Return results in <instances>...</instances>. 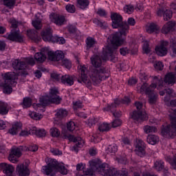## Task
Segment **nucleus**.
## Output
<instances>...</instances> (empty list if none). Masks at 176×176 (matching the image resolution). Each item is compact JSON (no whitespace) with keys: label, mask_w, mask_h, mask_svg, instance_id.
<instances>
[{"label":"nucleus","mask_w":176,"mask_h":176,"mask_svg":"<svg viewBox=\"0 0 176 176\" xmlns=\"http://www.w3.org/2000/svg\"><path fill=\"white\" fill-rule=\"evenodd\" d=\"M66 10L69 13H75L76 9L75 8V6H74L72 4H67L66 6Z\"/></svg>","instance_id":"52"},{"label":"nucleus","mask_w":176,"mask_h":176,"mask_svg":"<svg viewBox=\"0 0 176 176\" xmlns=\"http://www.w3.org/2000/svg\"><path fill=\"white\" fill-rule=\"evenodd\" d=\"M48 54V58L51 61H62L64 60V53L61 51L53 52L50 51L47 52Z\"/></svg>","instance_id":"14"},{"label":"nucleus","mask_w":176,"mask_h":176,"mask_svg":"<svg viewBox=\"0 0 176 176\" xmlns=\"http://www.w3.org/2000/svg\"><path fill=\"white\" fill-rule=\"evenodd\" d=\"M21 127L23 125L20 122H15L12 124V126L10 129H9L8 133L12 135H16L19 131H21Z\"/></svg>","instance_id":"22"},{"label":"nucleus","mask_w":176,"mask_h":176,"mask_svg":"<svg viewBox=\"0 0 176 176\" xmlns=\"http://www.w3.org/2000/svg\"><path fill=\"white\" fill-rule=\"evenodd\" d=\"M67 129L69 131H74L75 130V122L70 121L67 124Z\"/></svg>","instance_id":"55"},{"label":"nucleus","mask_w":176,"mask_h":176,"mask_svg":"<svg viewBox=\"0 0 176 176\" xmlns=\"http://www.w3.org/2000/svg\"><path fill=\"white\" fill-rule=\"evenodd\" d=\"M120 100L116 99L114 100V102L111 103V104H108L107 107L103 109V111H111V112L113 113L114 111H116V108L120 105Z\"/></svg>","instance_id":"23"},{"label":"nucleus","mask_w":176,"mask_h":176,"mask_svg":"<svg viewBox=\"0 0 176 176\" xmlns=\"http://www.w3.org/2000/svg\"><path fill=\"white\" fill-rule=\"evenodd\" d=\"M17 79V75L14 73H6L4 76V82L1 83L3 93L4 94H11L13 91L12 86H14Z\"/></svg>","instance_id":"4"},{"label":"nucleus","mask_w":176,"mask_h":176,"mask_svg":"<svg viewBox=\"0 0 176 176\" xmlns=\"http://www.w3.org/2000/svg\"><path fill=\"white\" fill-rule=\"evenodd\" d=\"M111 19L112 20L111 25L113 28H119V32H116L110 36V42L111 45H114V49H118V47L123 43L122 35L126 36V35L129 34L130 26H129L127 22H123L122 15L118 13L111 14Z\"/></svg>","instance_id":"2"},{"label":"nucleus","mask_w":176,"mask_h":176,"mask_svg":"<svg viewBox=\"0 0 176 176\" xmlns=\"http://www.w3.org/2000/svg\"><path fill=\"white\" fill-rule=\"evenodd\" d=\"M61 138L63 140H69V141H70V142H78L77 144H76L75 146H73L75 152H78V148H82V146H83V145L85 144V142L83 141V140H82V138L75 137V136L68 134L65 132L62 133Z\"/></svg>","instance_id":"6"},{"label":"nucleus","mask_w":176,"mask_h":176,"mask_svg":"<svg viewBox=\"0 0 176 176\" xmlns=\"http://www.w3.org/2000/svg\"><path fill=\"white\" fill-rule=\"evenodd\" d=\"M131 119L136 122H144L148 119V115L142 110H135L131 114Z\"/></svg>","instance_id":"11"},{"label":"nucleus","mask_w":176,"mask_h":176,"mask_svg":"<svg viewBox=\"0 0 176 176\" xmlns=\"http://www.w3.org/2000/svg\"><path fill=\"white\" fill-rule=\"evenodd\" d=\"M12 67L16 71H21L18 74L19 76L25 78L28 75V73L25 71V67H27L25 62L16 59L12 63Z\"/></svg>","instance_id":"9"},{"label":"nucleus","mask_w":176,"mask_h":176,"mask_svg":"<svg viewBox=\"0 0 176 176\" xmlns=\"http://www.w3.org/2000/svg\"><path fill=\"white\" fill-rule=\"evenodd\" d=\"M82 108V102L80 101L74 103V109H78Z\"/></svg>","instance_id":"64"},{"label":"nucleus","mask_w":176,"mask_h":176,"mask_svg":"<svg viewBox=\"0 0 176 176\" xmlns=\"http://www.w3.org/2000/svg\"><path fill=\"white\" fill-rule=\"evenodd\" d=\"M58 94H60V92H58V89L56 88H52L50 89L49 97L52 104H60L61 102L62 99Z\"/></svg>","instance_id":"13"},{"label":"nucleus","mask_w":176,"mask_h":176,"mask_svg":"<svg viewBox=\"0 0 176 176\" xmlns=\"http://www.w3.org/2000/svg\"><path fill=\"white\" fill-rule=\"evenodd\" d=\"M94 24H96V25H98V27H100V28H102V30H106V28L108 27V25L106 23L105 21L102 22L98 19H94Z\"/></svg>","instance_id":"39"},{"label":"nucleus","mask_w":176,"mask_h":176,"mask_svg":"<svg viewBox=\"0 0 176 176\" xmlns=\"http://www.w3.org/2000/svg\"><path fill=\"white\" fill-rule=\"evenodd\" d=\"M50 134L52 137L57 138L60 136V131L57 128H52L50 131Z\"/></svg>","instance_id":"46"},{"label":"nucleus","mask_w":176,"mask_h":176,"mask_svg":"<svg viewBox=\"0 0 176 176\" xmlns=\"http://www.w3.org/2000/svg\"><path fill=\"white\" fill-rule=\"evenodd\" d=\"M96 13L97 14L100 16V17H105V16H107V12L105 11V10L99 9Z\"/></svg>","instance_id":"62"},{"label":"nucleus","mask_w":176,"mask_h":176,"mask_svg":"<svg viewBox=\"0 0 176 176\" xmlns=\"http://www.w3.org/2000/svg\"><path fill=\"white\" fill-rule=\"evenodd\" d=\"M3 2L4 6L9 8V9H12L13 6L16 4V0H1Z\"/></svg>","instance_id":"41"},{"label":"nucleus","mask_w":176,"mask_h":176,"mask_svg":"<svg viewBox=\"0 0 176 176\" xmlns=\"http://www.w3.org/2000/svg\"><path fill=\"white\" fill-rule=\"evenodd\" d=\"M124 10L125 13H129V14H130V13H133V12H134V6L131 5L126 6L124 7Z\"/></svg>","instance_id":"53"},{"label":"nucleus","mask_w":176,"mask_h":176,"mask_svg":"<svg viewBox=\"0 0 176 176\" xmlns=\"http://www.w3.org/2000/svg\"><path fill=\"white\" fill-rule=\"evenodd\" d=\"M25 64H29L30 65H35V60L34 58H28L25 59Z\"/></svg>","instance_id":"61"},{"label":"nucleus","mask_w":176,"mask_h":176,"mask_svg":"<svg viewBox=\"0 0 176 176\" xmlns=\"http://www.w3.org/2000/svg\"><path fill=\"white\" fill-rule=\"evenodd\" d=\"M23 108H30L32 105V100L30 98H26L23 99Z\"/></svg>","instance_id":"48"},{"label":"nucleus","mask_w":176,"mask_h":176,"mask_svg":"<svg viewBox=\"0 0 176 176\" xmlns=\"http://www.w3.org/2000/svg\"><path fill=\"white\" fill-rule=\"evenodd\" d=\"M32 25L36 30H41V28H42V25H41V21H32Z\"/></svg>","instance_id":"58"},{"label":"nucleus","mask_w":176,"mask_h":176,"mask_svg":"<svg viewBox=\"0 0 176 176\" xmlns=\"http://www.w3.org/2000/svg\"><path fill=\"white\" fill-rule=\"evenodd\" d=\"M52 43H58L59 45H64L65 43V39L64 37H58L57 36H54L52 38Z\"/></svg>","instance_id":"38"},{"label":"nucleus","mask_w":176,"mask_h":176,"mask_svg":"<svg viewBox=\"0 0 176 176\" xmlns=\"http://www.w3.org/2000/svg\"><path fill=\"white\" fill-rule=\"evenodd\" d=\"M135 152L138 156L142 157L145 155V142L142 140H138L135 145Z\"/></svg>","instance_id":"16"},{"label":"nucleus","mask_w":176,"mask_h":176,"mask_svg":"<svg viewBox=\"0 0 176 176\" xmlns=\"http://www.w3.org/2000/svg\"><path fill=\"white\" fill-rule=\"evenodd\" d=\"M107 153H116L118 152V146L116 144H111L107 148Z\"/></svg>","instance_id":"44"},{"label":"nucleus","mask_w":176,"mask_h":176,"mask_svg":"<svg viewBox=\"0 0 176 176\" xmlns=\"http://www.w3.org/2000/svg\"><path fill=\"white\" fill-rule=\"evenodd\" d=\"M164 67V65H163V63L160 61L156 62L154 64V68L157 69V71H162Z\"/></svg>","instance_id":"54"},{"label":"nucleus","mask_w":176,"mask_h":176,"mask_svg":"<svg viewBox=\"0 0 176 176\" xmlns=\"http://www.w3.org/2000/svg\"><path fill=\"white\" fill-rule=\"evenodd\" d=\"M120 126H122V120L120 119H116L111 122V127L113 129H116Z\"/></svg>","instance_id":"51"},{"label":"nucleus","mask_w":176,"mask_h":176,"mask_svg":"<svg viewBox=\"0 0 176 176\" xmlns=\"http://www.w3.org/2000/svg\"><path fill=\"white\" fill-rule=\"evenodd\" d=\"M10 23L11 24V30H16V29L19 30V21H16L14 19H11L10 20Z\"/></svg>","instance_id":"49"},{"label":"nucleus","mask_w":176,"mask_h":176,"mask_svg":"<svg viewBox=\"0 0 176 176\" xmlns=\"http://www.w3.org/2000/svg\"><path fill=\"white\" fill-rule=\"evenodd\" d=\"M170 124L163 126L161 134L165 138H173L176 135V117L174 115H170Z\"/></svg>","instance_id":"5"},{"label":"nucleus","mask_w":176,"mask_h":176,"mask_svg":"<svg viewBox=\"0 0 176 176\" xmlns=\"http://www.w3.org/2000/svg\"><path fill=\"white\" fill-rule=\"evenodd\" d=\"M61 65H63V67H65V68H67V69H69V68H71L72 67V63H71V61H69V60L65 58V59H62Z\"/></svg>","instance_id":"50"},{"label":"nucleus","mask_w":176,"mask_h":176,"mask_svg":"<svg viewBox=\"0 0 176 176\" xmlns=\"http://www.w3.org/2000/svg\"><path fill=\"white\" fill-rule=\"evenodd\" d=\"M98 130L104 133V131H109L111 130V125L108 123H103L98 126Z\"/></svg>","instance_id":"37"},{"label":"nucleus","mask_w":176,"mask_h":176,"mask_svg":"<svg viewBox=\"0 0 176 176\" xmlns=\"http://www.w3.org/2000/svg\"><path fill=\"white\" fill-rule=\"evenodd\" d=\"M143 130L146 134H149V133H155L156 131V127L153 126L146 125L144 126Z\"/></svg>","instance_id":"42"},{"label":"nucleus","mask_w":176,"mask_h":176,"mask_svg":"<svg viewBox=\"0 0 176 176\" xmlns=\"http://www.w3.org/2000/svg\"><path fill=\"white\" fill-rule=\"evenodd\" d=\"M34 58L38 63H43L46 60V52L42 51L41 52L36 53Z\"/></svg>","instance_id":"28"},{"label":"nucleus","mask_w":176,"mask_h":176,"mask_svg":"<svg viewBox=\"0 0 176 176\" xmlns=\"http://www.w3.org/2000/svg\"><path fill=\"white\" fill-rule=\"evenodd\" d=\"M175 27V22L169 21L166 23L162 29V34H168L170 31H174Z\"/></svg>","instance_id":"21"},{"label":"nucleus","mask_w":176,"mask_h":176,"mask_svg":"<svg viewBox=\"0 0 176 176\" xmlns=\"http://www.w3.org/2000/svg\"><path fill=\"white\" fill-rule=\"evenodd\" d=\"M120 53L122 56H126V54H129V48L128 47L120 48Z\"/></svg>","instance_id":"60"},{"label":"nucleus","mask_w":176,"mask_h":176,"mask_svg":"<svg viewBox=\"0 0 176 176\" xmlns=\"http://www.w3.org/2000/svg\"><path fill=\"white\" fill-rule=\"evenodd\" d=\"M169 163L171 164L173 168L176 170V155L173 157V160L169 161Z\"/></svg>","instance_id":"63"},{"label":"nucleus","mask_w":176,"mask_h":176,"mask_svg":"<svg viewBox=\"0 0 176 176\" xmlns=\"http://www.w3.org/2000/svg\"><path fill=\"white\" fill-rule=\"evenodd\" d=\"M67 115L68 111L64 109H58L56 113V116L59 120L64 119V118H67Z\"/></svg>","instance_id":"29"},{"label":"nucleus","mask_w":176,"mask_h":176,"mask_svg":"<svg viewBox=\"0 0 176 176\" xmlns=\"http://www.w3.org/2000/svg\"><path fill=\"white\" fill-rule=\"evenodd\" d=\"M30 116L32 119H34V120H40V119H42L43 116L41 114H39L36 112H31L30 114Z\"/></svg>","instance_id":"47"},{"label":"nucleus","mask_w":176,"mask_h":176,"mask_svg":"<svg viewBox=\"0 0 176 176\" xmlns=\"http://www.w3.org/2000/svg\"><path fill=\"white\" fill-rule=\"evenodd\" d=\"M170 47H171V51L173 52V57L176 56V41L174 38H170Z\"/></svg>","instance_id":"43"},{"label":"nucleus","mask_w":176,"mask_h":176,"mask_svg":"<svg viewBox=\"0 0 176 176\" xmlns=\"http://www.w3.org/2000/svg\"><path fill=\"white\" fill-rule=\"evenodd\" d=\"M164 82L165 83H168V85H173L175 83V75L173 73H168L164 79Z\"/></svg>","instance_id":"26"},{"label":"nucleus","mask_w":176,"mask_h":176,"mask_svg":"<svg viewBox=\"0 0 176 176\" xmlns=\"http://www.w3.org/2000/svg\"><path fill=\"white\" fill-rule=\"evenodd\" d=\"M90 1H89V0H77V4L80 9H86Z\"/></svg>","instance_id":"34"},{"label":"nucleus","mask_w":176,"mask_h":176,"mask_svg":"<svg viewBox=\"0 0 176 176\" xmlns=\"http://www.w3.org/2000/svg\"><path fill=\"white\" fill-rule=\"evenodd\" d=\"M7 39L12 41V42H18L19 43H23L25 41V37L20 34V29L11 30L10 33L8 35Z\"/></svg>","instance_id":"10"},{"label":"nucleus","mask_w":176,"mask_h":176,"mask_svg":"<svg viewBox=\"0 0 176 176\" xmlns=\"http://www.w3.org/2000/svg\"><path fill=\"white\" fill-rule=\"evenodd\" d=\"M52 79L56 80V82H60L61 80L62 83L64 85H67L68 86H72L74 85V77L70 75L61 76L56 72L51 74Z\"/></svg>","instance_id":"7"},{"label":"nucleus","mask_w":176,"mask_h":176,"mask_svg":"<svg viewBox=\"0 0 176 176\" xmlns=\"http://www.w3.org/2000/svg\"><path fill=\"white\" fill-rule=\"evenodd\" d=\"M52 16V21L54 22L56 25H63L64 22L65 21V17L63 16H60L58 14H53Z\"/></svg>","instance_id":"24"},{"label":"nucleus","mask_w":176,"mask_h":176,"mask_svg":"<svg viewBox=\"0 0 176 176\" xmlns=\"http://www.w3.org/2000/svg\"><path fill=\"white\" fill-rule=\"evenodd\" d=\"M148 34H153V32H155V34H159V32L160 31V28L157 26V25L155 23H151L148 28L146 30Z\"/></svg>","instance_id":"30"},{"label":"nucleus","mask_w":176,"mask_h":176,"mask_svg":"<svg viewBox=\"0 0 176 176\" xmlns=\"http://www.w3.org/2000/svg\"><path fill=\"white\" fill-rule=\"evenodd\" d=\"M96 43V40L94 38L88 37L86 40L87 49H91V47H94Z\"/></svg>","instance_id":"40"},{"label":"nucleus","mask_w":176,"mask_h":176,"mask_svg":"<svg viewBox=\"0 0 176 176\" xmlns=\"http://www.w3.org/2000/svg\"><path fill=\"white\" fill-rule=\"evenodd\" d=\"M1 168L3 169V173L6 174L8 176L14 175H13V172L14 171V167L12 165H9L6 163L0 164Z\"/></svg>","instance_id":"20"},{"label":"nucleus","mask_w":176,"mask_h":176,"mask_svg":"<svg viewBox=\"0 0 176 176\" xmlns=\"http://www.w3.org/2000/svg\"><path fill=\"white\" fill-rule=\"evenodd\" d=\"M118 48H115V45L111 44L108 45L106 51L102 54L101 56L98 55H94L91 57V63L94 67L91 69L90 78L93 82L94 86L100 85L102 80H105L108 76H105L107 74V69L104 67H101L102 65V60L107 61L109 60L113 63H116L118 57L115 56Z\"/></svg>","instance_id":"1"},{"label":"nucleus","mask_w":176,"mask_h":176,"mask_svg":"<svg viewBox=\"0 0 176 176\" xmlns=\"http://www.w3.org/2000/svg\"><path fill=\"white\" fill-rule=\"evenodd\" d=\"M43 170L45 172L46 175H50V174L53 173V170L60 173L63 175H67L68 173L67 169H65V166L59 164L58 162L54 159H50L47 165L43 166Z\"/></svg>","instance_id":"3"},{"label":"nucleus","mask_w":176,"mask_h":176,"mask_svg":"<svg viewBox=\"0 0 176 176\" xmlns=\"http://www.w3.org/2000/svg\"><path fill=\"white\" fill-rule=\"evenodd\" d=\"M40 104H37V107H46L47 105H49L50 102H52V100H50V98L44 97L42 96L40 98Z\"/></svg>","instance_id":"32"},{"label":"nucleus","mask_w":176,"mask_h":176,"mask_svg":"<svg viewBox=\"0 0 176 176\" xmlns=\"http://www.w3.org/2000/svg\"><path fill=\"white\" fill-rule=\"evenodd\" d=\"M86 71H87L86 67L82 65L80 66L78 68L80 75L79 78H78V82H79V83H82V82H83L88 89H91V81L89 80Z\"/></svg>","instance_id":"8"},{"label":"nucleus","mask_w":176,"mask_h":176,"mask_svg":"<svg viewBox=\"0 0 176 176\" xmlns=\"http://www.w3.org/2000/svg\"><path fill=\"white\" fill-rule=\"evenodd\" d=\"M9 112L8 105L4 102H0V113L1 115H7Z\"/></svg>","instance_id":"35"},{"label":"nucleus","mask_w":176,"mask_h":176,"mask_svg":"<svg viewBox=\"0 0 176 176\" xmlns=\"http://www.w3.org/2000/svg\"><path fill=\"white\" fill-rule=\"evenodd\" d=\"M157 15L159 17L163 16L165 21H168L173 17V12L167 9L166 7H160L157 10Z\"/></svg>","instance_id":"12"},{"label":"nucleus","mask_w":176,"mask_h":176,"mask_svg":"<svg viewBox=\"0 0 176 176\" xmlns=\"http://www.w3.org/2000/svg\"><path fill=\"white\" fill-rule=\"evenodd\" d=\"M10 154L12 155L13 156H16V157H20V156H21V148L19 147L12 148H11V152Z\"/></svg>","instance_id":"36"},{"label":"nucleus","mask_w":176,"mask_h":176,"mask_svg":"<svg viewBox=\"0 0 176 176\" xmlns=\"http://www.w3.org/2000/svg\"><path fill=\"white\" fill-rule=\"evenodd\" d=\"M155 168L157 171H162L164 168V162L162 160L155 163Z\"/></svg>","instance_id":"45"},{"label":"nucleus","mask_w":176,"mask_h":176,"mask_svg":"<svg viewBox=\"0 0 176 176\" xmlns=\"http://www.w3.org/2000/svg\"><path fill=\"white\" fill-rule=\"evenodd\" d=\"M168 50L167 47L160 45L159 47H155V53L157 56H160V57H163V56H166L168 53Z\"/></svg>","instance_id":"27"},{"label":"nucleus","mask_w":176,"mask_h":176,"mask_svg":"<svg viewBox=\"0 0 176 176\" xmlns=\"http://www.w3.org/2000/svg\"><path fill=\"white\" fill-rule=\"evenodd\" d=\"M156 87H157L156 83H152L148 87V83L144 82L140 88V93H141V94H144V93H145V94H150Z\"/></svg>","instance_id":"15"},{"label":"nucleus","mask_w":176,"mask_h":176,"mask_svg":"<svg viewBox=\"0 0 176 176\" xmlns=\"http://www.w3.org/2000/svg\"><path fill=\"white\" fill-rule=\"evenodd\" d=\"M147 96H148V103L151 105H155L157 102V94L155 92V90H153L150 94H147Z\"/></svg>","instance_id":"25"},{"label":"nucleus","mask_w":176,"mask_h":176,"mask_svg":"<svg viewBox=\"0 0 176 176\" xmlns=\"http://www.w3.org/2000/svg\"><path fill=\"white\" fill-rule=\"evenodd\" d=\"M27 35L32 41L38 39V31L35 30H27Z\"/></svg>","instance_id":"33"},{"label":"nucleus","mask_w":176,"mask_h":176,"mask_svg":"<svg viewBox=\"0 0 176 176\" xmlns=\"http://www.w3.org/2000/svg\"><path fill=\"white\" fill-rule=\"evenodd\" d=\"M16 173L19 176H28L30 175V169L24 164H19L16 168Z\"/></svg>","instance_id":"17"},{"label":"nucleus","mask_w":176,"mask_h":176,"mask_svg":"<svg viewBox=\"0 0 176 176\" xmlns=\"http://www.w3.org/2000/svg\"><path fill=\"white\" fill-rule=\"evenodd\" d=\"M97 122H98V120L97 118L94 117L91 118L88 120V126H89V127H91V126H94V124H96Z\"/></svg>","instance_id":"57"},{"label":"nucleus","mask_w":176,"mask_h":176,"mask_svg":"<svg viewBox=\"0 0 176 176\" xmlns=\"http://www.w3.org/2000/svg\"><path fill=\"white\" fill-rule=\"evenodd\" d=\"M41 36L45 42H52L53 43V36L51 28H47L41 32Z\"/></svg>","instance_id":"18"},{"label":"nucleus","mask_w":176,"mask_h":176,"mask_svg":"<svg viewBox=\"0 0 176 176\" xmlns=\"http://www.w3.org/2000/svg\"><path fill=\"white\" fill-rule=\"evenodd\" d=\"M143 52H144V53L146 54H149V53H151V47H149V43H145L143 45Z\"/></svg>","instance_id":"56"},{"label":"nucleus","mask_w":176,"mask_h":176,"mask_svg":"<svg viewBox=\"0 0 176 176\" xmlns=\"http://www.w3.org/2000/svg\"><path fill=\"white\" fill-rule=\"evenodd\" d=\"M29 134L36 135V137H38L39 138H43V137H46L47 132L45 129H38L36 126H34L30 129Z\"/></svg>","instance_id":"19"},{"label":"nucleus","mask_w":176,"mask_h":176,"mask_svg":"<svg viewBox=\"0 0 176 176\" xmlns=\"http://www.w3.org/2000/svg\"><path fill=\"white\" fill-rule=\"evenodd\" d=\"M147 142L151 145H156V143L159 142V137L156 135H148Z\"/></svg>","instance_id":"31"},{"label":"nucleus","mask_w":176,"mask_h":176,"mask_svg":"<svg viewBox=\"0 0 176 176\" xmlns=\"http://www.w3.org/2000/svg\"><path fill=\"white\" fill-rule=\"evenodd\" d=\"M17 157L15 155H12V154H10L8 157V160L11 162L12 163H17L19 160H17Z\"/></svg>","instance_id":"59"}]
</instances>
